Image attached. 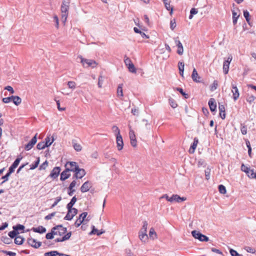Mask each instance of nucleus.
<instances>
[{
    "label": "nucleus",
    "instance_id": "f257e3e1",
    "mask_svg": "<svg viewBox=\"0 0 256 256\" xmlns=\"http://www.w3.org/2000/svg\"><path fill=\"white\" fill-rule=\"evenodd\" d=\"M70 0H62L61 6L62 21L64 24L66 20L68 14Z\"/></svg>",
    "mask_w": 256,
    "mask_h": 256
},
{
    "label": "nucleus",
    "instance_id": "f03ea898",
    "mask_svg": "<svg viewBox=\"0 0 256 256\" xmlns=\"http://www.w3.org/2000/svg\"><path fill=\"white\" fill-rule=\"evenodd\" d=\"M81 62L82 64L85 67H92L94 68L97 66V63L95 60H89L82 58V56L80 58Z\"/></svg>",
    "mask_w": 256,
    "mask_h": 256
},
{
    "label": "nucleus",
    "instance_id": "7ed1b4c3",
    "mask_svg": "<svg viewBox=\"0 0 256 256\" xmlns=\"http://www.w3.org/2000/svg\"><path fill=\"white\" fill-rule=\"evenodd\" d=\"M192 234L195 238L198 239L201 242H208L209 240L208 236L196 230L192 231Z\"/></svg>",
    "mask_w": 256,
    "mask_h": 256
},
{
    "label": "nucleus",
    "instance_id": "20e7f679",
    "mask_svg": "<svg viewBox=\"0 0 256 256\" xmlns=\"http://www.w3.org/2000/svg\"><path fill=\"white\" fill-rule=\"evenodd\" d=\"M124 62L130 72L136 73V68L130 58L125 57Z\"/></svg>",
    "mask_w": 256,
    "mask_h": 256
},
{
    "label": "nucleus",
    "instance_id": "39448f33",
    "mask_svg": "<svg viewBox=\"0 0 256 256\" xmlns=\"http://www.w3.org/2000/svg\"><path fill=\"white\" fill-rule=\"evenodd\" d=\"M53 228H55L56 230L54 232V234L56 235H59L60 236L65 234L67 232L66 228L64 227L62 225H58Z\"/></svg>",
    "mask_w": 256,
    "mask_h": 256
},
{
    "label": "nucleus",
    "instance_id": "423d86ee",
    "mask_svg": "<svg viewBox=\"0 0 256 256\" xmlns=\"http://www.w3.org/2000/svg\"><path fill=\"white\" fill-rule=\"evenodd\" d=\"M66 169L69 172H74L78 168L76 162H68L65 164Z\"/></svg>",
    "mask_w": 256,
    "mask_h": 256
},
{
    "label": "nucleus",
    "instance_id": "0eeeda50",
    "mask_svg": "<svg viewBox=\"0 0 256 256\" xmlns=\"http://www.w3.org/2000/svg\"><path fill=\"white\" fill-rule=\"evenodd\" d=\"M37 135L38 134H36L35 136L32 138V139L24 146V149L26 150H29L32 149L34 145L36 144L37 142Z\"/></svg>",
    "mask_w": 256,
    "mask_h": 256
},
{
    "label": "nucleus",
    "instance_id": "6e6552de",
    "mask_svg": "<svg viewBox=\"0 0 256 256\" xmlns=\"http://www.w3.org/2000/svg\"><path fill=\"white\" fill-rule=\"evenodd\" d=\"M232 56H229L227 60H226L223 64V71L224 74H227L229 70V66L230 62H232Z\"/></svg>",
    "mask_w": 256,
    "mask_h": 256
},
{
    "label": "nucleus",
    "instance_id": "1a4fd4ad",
    "mask_svg": "<svg viewBox=\"0 0 256 256\" xmlns=\"http://www.w3.org/2000/svg\"><path fill=\"white\" fill-rule=\"evenodd\" d=\"M88 213L84 212L80 214L78 218L76 220L74 225L76 227H78L84 220L85 218L86 217Z\"/></svg>",
    "mask_w": 256,
    "mask_h": 256
},
{
    "label": "nucleus",
    "instance_id": "9d476101",
    "mask_svg": "<svg viewBox=\"0 0 256 256\" xmlns=\"http://www.w3.org/2000/svg\"><path fill=\"white\" fill-rule=\"evenodd\" d=\"M129 136L130 140V144L133 147H136L137 146V141L136 140L134 132L133 130H130L129 132Z\"/></svg>",
    "mask_w": 256,
    "mask_h": 256
},
{
    "label": "nucleus",
    "instance_id": "9b49d317",
    "mask_svg": "<svg viewBox=\"0 0 256 256\" xmlns=\"http://www.w3.org/2000/svg\"><path fill=\"white\" fill-rule=\"evenodd\" d=\"M77 213L78 210H70L68 212V213L64 218V219L65 220H70L77 214Z\"/></svg>",
    "mask_w": 256,
    "mask_h": 256
},
{
    "label": "nucleus",
    "instance_id": "f8f14e48",
    "mask_svg": "<svg viewBox=\"0 0 256 256\" xmlns=\"http://www.w3.org/2000/svg\"><path fill=\"white\" fill-rule=\"evenodd\" d=\"M232 93L233 98L234 100H238L240 96L238 90L236 86L232 83Z\"/></svg>",
    "mask_w": 256,
    "mask_h": 256
},
{
    "label": "nucleus",
    "instance_id": "ddd939ff",
    "mask_svg": "<svg viewBox=\"0 0 256 256\" xmlns=\"http://www.w3.org/2000/svg\"><path fill=\"white\" fill-rule=\"evenodd\" d=\"M75 174L74 177L76 178H82L86 174L84 169L80 168L79 167L74 171Z\"/></svg>",
    "mask_w": 256,
    "mask_h": 256
},
{
    "label": "nucleus",
    "instance_id": "4468645a",
    "mask_svg": "<svg viewBox=\"0 0 256 256\" xmlns=\"http://www.w3.org/2000/svg\"><path fill=\"white\" fill-rule=\"evenodd\" d=\"M28 243L32 247L36 248H40L42 245L41 242H36L35 239L32 238H30L28 239Z\"/></svg>",
    "mask_w": 256,
    "mask_h": 256
},
{
    "label": "nucleus",
    "instance_id": "2eb2a0df",
    "mask_svg": "<svg viewBox=\"0 0 256 256\" xmlns=\"http://www.w3.org/2000/svg\"><path fill=\"white\" fill-rule=\"evenodd\" d=\"M60 170V167L56 166L54 168L51 172L50 176L53 179L56 178L58 176Z\"/></svg>",
    "mask_w": 256,
    "mask_h": 256
},
{
    "label": "nucleus",
    "instance_id": "dca6fc26",
    "mask_svg": "<svg viewBox=\"0 0 256 256\" xmlns=\"http://www.w3.org/2000/svg\"><path fill=\"white\" fill-rule=\"evenodd\" d=\"M170 202H180L182 201H184L186 200V198L185 197H180L178 194H173L170 197Z\"/></svg>",
    "mask_w": 256,
    "mask_h": 256
},
{
    "label": "nucleus",
    "instance_id": "f3484780",
    "mask_svg": "<svg viewBox=\"0 0 256 256\" xmlns=\"http://www.w3.org/2000/svg\"><path fill=\"white\" fill-rule=\"evenodd\" d=\"M192 80L196 82H200L201 78L198 76V74L195 68H194L192 74Z\"/></svg>",
    "mask_w": 256,
    "mask_h": 256
},
{
    "label": "nucleus",
    "instance_id": "a211bd4d",
    "mask_svg": "<svg viewBox=\"0 0 256 256\" xmlns=\"http://www.w3.org/2000/svg\"><path fill=\"white\" fill-rule=\"evenodd\" d=\"M92 187V184L88 181L85 182L81 186L80 190L82 192H86L89 190Z\"/></svg>",
    "mask_w": 256,
    "mask_h": 256
},
{
    "label": "nucleus",
    "instance_id": "6ab92c4d",
    "mask_svg": "<svg viewBox=\"0 0 256 256\" xmlns=\"http://www.w3.org/2000/svg\"><path fill=\"white\" fill-rule=\"evenodd\" d=\"M116 145L118 150H121L123 148L124 142L122 136H116Z\"/></svg>",
    "mask_w": 256,
    "mask_h": 256
},
{
    "label": "nucleus",
    "instance_id": "aec40b11",
    "mask_svg": "<svg viewBox=\"0 0 256 256\" xmlns=\"http://www.w3.org/2000/svg\"><path fill=\"white\" fill-rule=\"evenodd\" d=\"M210 108L212 112H214L216 108V104L215 100L213 98H210L208 101Z\"/></svg>",
    "mask_w": 256,
    "mask_h": 256
},
{
    "label": "nucleus",
    "instance_id": "412c9836",
    "mask_svg": "<svg viewBox=\"0 0 256 256\" xmlns=\"http://www.w3.org/2000/svg\"><path fill=\"white\" fill-rule=\"evenodd\" d=\"M175 42L178 48L177 53L180 55L182 54L184 52V48L180 40H176Z\"/></svg>",
    "mask_w": 256,
    "mask_h": 256
},
{
    "label": "nucleus",
    "instance_id": "4be33fe9",
    "mask_svg": "<svg viewBox=\"0 0 256 256\" xmlns=\"http://www.w3.org/2000/svg\"><path fill=\"white\" fill-rule=\"evenodd\" d=\"M198 140L196 138H195L194 140V142L190 148L189 152L190 153H194L198 144Z\"/></svg>",
    "mask_w": 256,
    "mask_h": 256
},
{
    "label": "nucleus",
    "instance_id": "5701e85b",
    "mask_svg": "<svg viewBox=\"0 0 256 256\" xmlns=\"http://www.w3.org/2000/svg\"><path fill=\"white\" fill-rule=\"evenodd\" d=\"M69 172H70L67 170L66 169L63 171L60 174V180L63 181L68 178L70 176Z\"/></svg>",
    "mask_w": 256,
    "mask_h": 256
},
{
    "label": "nucleus",
    "instance_id": "b1692460",
    "mask_svg": "<svg viewBox=\"0 0 256 256\" xmlns=\"http://www.w3.org/2000/svg\"><path fill=\"white\" fill-rule=\"evenodd\" d=\"M149 237L150 239L154 240L158 238L157 234L153 228H150L149 232Z\"/></svg>",
    "mask_w": 256,
    "mask_h": 256
},
{
    "label": "nucleus",
    "instance_id": "393cba45",
    "mask_svg": "<svg viewBox=\"0 0 256 256\" xmlns=\"http://www.w3.org/2000/svg\"><path fill=\"white\" fill-rule=\"evenodd\" d=\"M32 230L34 232L40 234H42L46 232V228L42 226H38L37 228H33Z\"/></svg>",
    "mask_w": 256,
    "mask_h": 256
},
{
    "label": "nucleus",
    "instance_id": "a878e982",
    "mask_svg": "<svg viewBox=\"0 0 256 256\" xmlns=\"http://www.w3.org/2000/svg\"><path fill=\"white\" fill-rule=\"evenodd\" d=\"M166 8L168 10H170V14L172 15L173 12V8L170 6V2L168 0H162Z\"/></svg>",
    "mask_w": 256,
    "mask_h": 256
},
{
    "label": "nucleus",
    "instance_id": "bb28decb",
    "mask_svg": "<svg viewBox=\"0 0 256 256\" xmlns=\"http://www.w3.org/2000/svg\"><path fill=\"white\" fill-rule=\"evenodd\" d=\"M138 238L142 242L144 243L147 242L148 239L147 234L138 233Z\"/></svg>",
    "mask_w": 256,
    "mask_h": 256
},
{
    "label": "nucleus",
    "instance_id": "cd10ccee",
    "mask_svg": "<svg viewBox=\"0 0 256 256\" xmlns=\"http://www.w3.org/2000/svg\"><path fill=\"white\" fill-rule=\"evenodd\" d=\"M12 100L13 102L16 104V96H11L7 98H3L2 102L4 103H8Z\"/></svg>",
    "mask_w": 256,
    "mask_h": 256
},
{
    "label": "nucleus",
    "instance_id": "c85d7f7f",
    "mask_svg": "<svg viewBox=\"0 0 256 256\" xmlns=\"http://www.w3.org/2000/svg\"><path fill=\"white\" fill-rule=\"evenodd\" d=\"M12 228H13V230L8 232V236L11 238H14V242L15 244H16V225L14 226Z\"/></svg>",
    "mask_w": 256,
    "mask_h": 256
},
{
    "label": "nucleus",
    "instance_id": "c756f323",
    "mask_svg": "<svg viewBox=\"0 0 256 256\" xmlns=\"http://www.w3.org/2000/svg\"><path fill=\"white\" fill-rule=\"evenodd\" d=\"M46 142H44L45 144H46V147L50 146L52 144L54 141V138L52 136H51L50 135L47 136L45 139Z\"/></svg>",
    "mask_w": 256,
    "mask_h": 256
},
{
    "label": "nucleus",
    "instance_id": "7c9ffc66",
    "mask_svg": "<svg viewBox=\"0 0 256 256\" xmlns=\"http://www.w3.org/2000/svg\"><path fill=\"white\" fill-rule=\"evenodd\" d=\"M232 23L234 25H235L238 22V19L240 16V14H238L234 10H232Z\"/></svg>",
    "mask_w": 256,
    "mask_h": 256
},
{
    "label": "nucleus",
    "instance_id": "2f4dec72",
    "mask_svg": "<svg viewBox=\"0 0 256 256\" xmlns=\"http://www.w3.org/2000/svg\"><path fill=\"white\" fill-rule=\"evenodd\" d=\"M178 69L180 71V74L182 76H184V62H180L178 64Z\"/></svg>",
    "mask_w": 256,
    "mask_h": 256
},
{
    "label": "nucleus",
    "instance_id": "473e14b6",
    "mask_svg": "<svg viewBox=\"0 0 256 256\" xmlns=\"http://www.w3.org/2000/svg\"><path fill=\"white\" fill-rule=\"evenodd\" d=\"M73 147L76 152H80L82 149V146L76 142L75 140H73L72 142Z\"/></svg>",
    "mask_w": 256,
    "mask_h": 256
},
{
    "label": "nucleus",
    "instance_id": "72a5a7b5",
    "mask_svg": "<svg viewBox=\"0 0 256 256\" xmlns=\"http://www.w3.org/2000/svg\"><path fill=\"white\" fill-rule=\"evenodd\" d=\"M142 224L143 226L138 233L146 234L148 225V222L144 220L142 222Z\"/></svg>",
    "mask_w": 256,
    "mask_h": 256
},
{
    "label": "nucleus",
    "instance_id": "f704fd0d",
    "mask_svg": "<svg viewBox=\"0 0 256 256\" xmlns=\"http://www.w3.org/2000/svg\"><path fill=\"white\" fill-rule=\"evenodd\" d=\"M92 230L90 232V234H96L98 236H100L104 232H100L97 228H95L94 226H92Z\"/></svg>",
    "mask_w": 256,
    "mask_h": 256
},
{
    "label": "nucleus",
    "instance_id": "c9c22d12",
    "mask_svg": "<svg viewBox=\"0 0 256 256\" xmlns=\"http://www.w3.org/2000/svg\"><path fill=\"white\" fill-rule=\"evenodd\" d=\"M246 174L250 178H256V173L254 172V170L250 168V170H248V172Z\"/></svg>",
    "mask_w": 256,
    "mask_h": 256
},
{
    "label": "nucleus",
    "instance_id": "e433bc0d",
    "mask_svg": "<svg viewBox=\"0 0 256 256\" xmlns=\"http://www.w3.org/2000/svg\"><path fill=\"white\" fill-rule=\"evenodd\" d=\"M122 86L123 84H118L117 88V94L118 96L122 97L123 94V92H122Z\"/></svg>",
    "mask_w": 256,
    "mask_h": 256
},
{
    "label": "nucleus",
    "instance_id": "4c0bfd02",
    "mask_svg": "<svg viewBox=\"0 0 256 256\" xmlns=\"http://www.w3.org/2000/svg\"><path fill=\"white\" fill-rule=\"evenodd\" d=\"M56 230L55 228H52L50 232H48L46 234V238L48 240L52 239L54 238V235H55L54 233V230Z\"/></svg>",
    "mask_w": 256,
    "mask_h": 256
},
{
    "label": "nucleus",
    "instance_id": "58836bf2",
    "mask_svg": "<svg viewBox=\"0 0 256 256\" xmlns=\"http://www.w3.org/2000/svg\"><path fill=\"white\" fill-rule=\"evenodd\" d=\"M244 16L247 22L249 25L250 26V14L247 10H244Z\"/></svg>",
    "mask_w": 256,
    "mask_h": 256
},
{
    "label": "nucleus",
    "instance_id": "ea45409f",
    "mask_svg": "<svg viewBox=\"0 0 256 256\" xmlns=\"http://www.w3.org/2000/svg\"><path fill=\"white\" fill-rule=\"evenodd\" d=\"M112 130L113 132L115 133L116 137L118 136H121L120 134V130L117 126H114L112 127Z\"/></svg>",
    "mask_w": 256,
    "mask_h": 256
},
{
    "label": "nucleus",
    "instance_id": "a19ab883",
    "mask_svg": "<svg viewBox=\"0 0 256 256\" xmlns=\"http://www.w3.org/2000/svg\"><path fill=\"white\" fill-rule=\"evenodd\" d=\"M16 168V160H15L12 163V165L10 166L8 170V173L11 174L14 171V169Z\"/></svg>",
    "mask_w": 256,
    "mask_h": 256
},
{
    "label": "nucleus",
    "instance_id": "79ce46f5",
    "mask_svg": "<svg viewBox=\"0 0 256 256\" xmlns=\"http://www.w3.org/2000/svg\"><path fill=\"white\" fill-rule=\"evenodd\" d=\"M24 226L22 224H17V234H18L20 232H24Z\"/></svg>",
    "mask_w": 256,
    "mask_h": 256
},
{
    "label": "nucleus",
    "instance_id": "37998d69",
    "mask_svg": "<svg viewBox=\"0 0 256 256\" xmlns=\"http://www.w3.org/2000/svg\"><path fill=\"white\" fill-rule=\"evenodd\" d=\"M46 146V144H45L44 142H38L36 146V148L38 150L44 149Z\"/></svg>",
    "mask_w": 256,
    "mask_h": 256
},
{
    "label": "nucleus",
    "instance_id": "c03bdc74",
    "mask_svg": "<svg viewBox=\"0 0 256 256\" xmlns=\"http://www.w3.org/2000/svg\"><path fill=\"white\" fill-rule=\"evenodd\" d=\"M40 158H38L37 160L35 162L34 164H32L30 165V170H34L36 168H37L38 165V164H39V163H40Z\"/></svg>",
    "mask_w": 256,
    "mask_h": 256
},
{
    "label": "nucleus",
    "instance_id": "a18cd8bd",
    "mask_svg": "<svg viewBox=\"0 0 256 256\" xmlns=\"http://www.w3.org/2000/svg\"><path fill=\"white\" fill-rule=\"evenodd\" d=\"M218 190L222 194H225L226 192V187L222 184L218 186Z\"/></svg>",
    "mask_w": 256,
    "mask_h": 256
},
{
    "label": "nucleus",
    "instance_id": "49530a36",
    "mask_svg": "<svg viewBox=\"0 0 256 256\" xmlns=\"http://www.w3.org/2000/svg\"><path fill=\"white\" fill-rule=\"evenodd\" d=\"M59 254L57 251H51L44 254V256H56Z\"/></svg>",
    "mask_w": 256,
    "mask_h": 256
},
{
    "label": "nucleus",
    "instance_id": "de8ad7c7",
    "mask_svg": "<svg viewBox=\"0 0 256 256\" xmlns=\"http://www.w3.org/2000/svg\"><path fill=\"white\" fill-rule=\"evenodd\" d=\"M218 82L216 80H214L212 84L210 86V90L211 91H214L218 87Z\"/></svg>",
    "mask_w": 256,
    "mask_h": 256
},
{
    "label": "nucleus",
    "instance_id": "09e8293b",
    "mask_svg": "<svg viewBox=\"0 0 256 256\" xmlns=\"http://www.w3.org/2000/svg\"><path fill=\"white\" fill-rule=\"evenodd\" d=\"M176 90L177 91L179 92L183 96H184L186 98H188V95L187 94H186L185 92H184L182 88H176Z\"/></svg>",
    "mask_w": 256,
    "mask_h": 256
},
{
    "label": "nucleus",
    "instance_id": "8fccbe9b",
    "mask_svg": "<svg viewBox=\"0 0 256 256\" xmlns=\"http://www.w3.org/2000/svg\"><path fill=\"white\" fill-rule=\"evenodd\" d=\"M68 86L70 88L74 90L76 88V84L74 82L70 81L68 82Z\"/></svg>",
    "mask_w": 256,
    "mask_h": 256
},
{
    "label": "nucleus",
    "instance_id": "3c124183",
    "mask_svg": "<svg viewBox=\"0 0 256 256\" xmlns=\"http://www.w3.org/2000/svg\"><path fill=\"white\" fill-rule=\"evenodd\" d=\"M206 178L207 180H208L210 178V169L208 168L205 170L204 171Z\"/></svg>",
    "mask_w": 256,
    "mask_h": 256
},
{
    "label": "nucleus",
    "instance_id": "603ef678",
    "mask_svg": "<svg viewBox=\"0 0 256 256\" xmlns=\"http://www.w3.org/2000/svg\"><path fill=\"white\" fill-rule=\"evenodd\" d=\"M169 103L172 108H176L178 106L176 101L172 98L169 99Z\"/></svg>",
    "mask_w": 256,
    "mask_h": 256
},
{
    "label": "nucleus",
    "instance_id": "864d4df0",
    "mask_svg": "<svg viewBox=\"0 0 256 256\" xmlns=\"http://www.w3.org/2000/svg\"><path fill=\"white\" fill-rule=\"evenodd\" d=\"M176 24L175 19L172 20L170 22V29L173 30L176 27Z\"/></svg>",
    "mask_w": 256,
    "mask_h": 256
},
{
    "label": "nucleus",
    "instance_id": "5fc2aeb1",
    "mask_svg": "<svg viewBox=\"0 0 256 256\" xmlns=\"http://www.w3.org/2000/svg\"><path fill=\"white\" fill-rule=\"evenodd\" d=\"M104 82V77L100 75L98 77V86L100 88H101L102 87V83Z\"/></svg>",
    "mask_w": 256,
    "mask_h": 256
},
{
    "label": "nucleus",
    "instance_id": "6e6d98bb",
    "mask_svg": "<svg viewBox=\"0 0 256 256\" xmlns=\"http://www.w3.org/2000/svg\"><path fill=\"white\" fill-rule=\"evenodd\" d=\"M230 252L232 256H243L242 254H239L236 250L230 249Z\"/></svg>",
    "mask_w": 256,
    "mask_h": 256
},
{
    "label": "nucleus",
    "instance_id": "4d7b16f0",
    "mask_svg": "<svg viewBox=\"0 0 256 256\" xmlns=\"http://www.w3.org/2000/svg\"><path fill=\"white\" fill-rule=\"evenodd\" d=\"M48 166V162L47 160H46L44 162H43L39 168L40 170H45L46 168Z\"/></svg>",
    "mask_w": 256,
    "mask_h": 256
},
{
    "label": "nucleus",
    "instance_id": "13d9d810",
    "mask_svg": "<svg viewBox=\"0 0 256 256\" xmlns=\"http://www.w3.org/2000/svg\"><path fill=\"white\" fill-rule=\"evenodd\" d=\"M61 200L62 198L60 196H58L56 198L54 203L51 206V208H52L56 206L58 204Z\"/></svg>",
    "mask_w": 256,
    "mask_h": 256
},
{
    "label": "nucleus",
    "instance_id": "bf43d9fd",
    "mask_svg": "<svg viewBox=\"0 0 256 256\" xmlns=\"http://www.w3.org/2000/svg\"><path fill=\"white\" fill-rule=\"evenodd\" d=\"M246 250L248 252L252 254H254L256 252V250L254 248L250 247V246H246L245 248Z\"/></svg>",
    "mask_w": 256,
    "mask_h": 256
},
{
    "label": "nucleus",
    "instance_id": "052dcab7",
    "mask_svg": "<svg viewBox=\"0 0 256 256\" xmlns=\"http://www.w3.org/2000/svg\"><path fill=\"white\" fill-rule=\"evenodd\" d=\"M24 240V238L17 234V244H22Z\"/></svg>",
    "mask_w": 256,
    "mask_h": 256
},
{
    "label": "nucleus",
    "instance_id": "680f3d73",
    "mask_svg": "<svg viewBox=\"0 0 256 256\" xmlns=\"http://www.w3.org/2000/svg\"><path fill=\"white\" fill-rule=\"evenodd\" d=\"M56 212H52L45 216L44 219L46 220H49L52 218L56 215Z\"/></svg>",
    "mask_w": 256,
    "mask_h": 256
},
{
    "label": "nucleus",
    "instance_id": "e2e57ef3",
    "mask_svg": "<svg viewBox=\"0 0 256 256\" xmlns=\"http://www.w3.org/2000/svg\"><path fill=\"white\" fill-rule=\"evenodd\" d=\"M218 108L220 110V115H222V113L225 112L224 106L223 104H219Z\"/></svg>",
    "mask_w": 256,
    "mask_h": 256
},
{
    "label": "nucleus",
    "instance_id": "0e129e2a",
    "mask_svg": "<svg viewBox=\"0 0 256 256\" xmlns=\"http://www.w3.org/2000/svg\"><path fill=\"white\" fill-rule=\"evenodd\" d=\"M71 236H72V232H68L66 234H65L63 236V240H64V241L70 238Z\"/></svg>",
    "mask_w": 256,
    "mask_h": 256
},
{
    "label": "nucleus",
    "instance_id": "69168bd1",
    "mask_svg": "<svg viewBox=\"0 0 256 256\" xmlns=\"http://www.w3.org/2000/svg\"><path fill=\"white\" fill-rule=\"evenodd\" d=\"M250 168H248V166H246L244 164H242L241 166V170L246 173L248 172V170H250Z\"/></svg>",
    "mask_w": 256,
    "mask_h": 256
},
{
    "label": "nucleus",
    "instance_id": "338daca9",
    "mask_svg": "<svg viewBox=\"0 0 256 256\" xmlns=\"http://www.w3.org/2000/svg\"><path fill=\"white\" fill-rule=\"evenodd\" d=\"M254 99H255L254 96H250L247 98L246 100L248 102L251 104L252 102L254 101Z\"/></svg>",
    "mask_w": 256,
    "mask_h": 256
},
{
    "label": "nucleus",
    "instance_id": "774afa93",
    "mask_svg": "<svg viewBox=\"0 0 256 256\" xmlns=\"http://www.w3.org/2000/svg\"><path fill=\"white\" fill-rule=\"evenodd\" d=\"M54 20L56 23V28H58V26H59L58 18L56 16H54Z\"/></svg>",
    "mask_w": 256,
    "mask_h": 256
}]
</instances>
